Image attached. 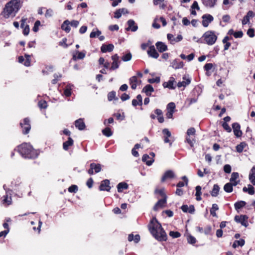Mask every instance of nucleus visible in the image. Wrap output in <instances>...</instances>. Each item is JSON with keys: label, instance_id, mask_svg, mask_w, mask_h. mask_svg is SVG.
<instances>
[{"label": "nucleus", "instance_id": "obj_34", "mask_svg": "<svg viewBox=\"0 0 255 255\" xmlns=\"http://www.w3.org/2000/svg\"><path fill=\"white\" fill-rule=\"evenodd\" d=\"M137 78L135 76H132L129 79V84L133 90H135L137 87Z\"/></svg>", "mask_w": 255, "mask_h": 255}, {"label": "nucleus", "instance_id": "obj_28", "mask_svg": "<svg viewBox=\"0 0 255 255\" xmlns=\"http://www.w3.org/2000/svg\"><path fill=\"white\" fill-rule=\"evenodd\" d=\"M172 66L175 69L182 68L184 66V63L179 59H175L172 63Z\"/></svg>", "mask_w": 255, "mask_h": 255}, {"label": "nucleus", "instance_id": "obj_47", "mask_svg": "<svg viewBox=\"0 0 255 255\" xmlns=\"http://www.w3.org/2000/svg\"><path fill=\"white\" fill-rule=\"evenodd\" d=\"M219 209L218 206L216 204H213L212 207L210 209V214L213 217H216L217 214L216 211Z\"/></svg>", "mask_w": 255, "mask_h": 255}, {"label": "nucleus", "instance_id": "obj_58", "mask_svg": "<svg viewBox=\"0 0 255 255\" xmlns=\"http://www.w3.org/2000/svg\"><path fill=\"white\" fill-rule=\"evenodd\" d=\"M101 31L98 29H97L96 31H92L91 32V33L90 34V38H95L96 36H99L101 35Z\"/></svg>", "mask_w": 255, "mask_h": 255}, {"label": "nucleus", "instance_id": "obj_44", "mask_svg": "<svg viewBox=\"0 0 255 255\" xmlns=\"http://www.w3.org/2000/svg\"><path fill=\"white\" fill-rule=\"evenodd\" d=\"M247 145V144L245 142H242L236 146L237 151L239 153H241L244 148Z\"/></svg>", "mask_w": 255, "mask_h": 255}, {"label": "nucleus", "instance_id": "obj_29", "mask_svg": "<svg viewBox=\"0 0 255 255\" xmlns=\"http://www.w3.org/2000/svg\"><path fill=\"white\" fill-rule=\"evenodd\" d=\"M154 91L153 87L150 85H146L142 89V92H144L146 96H150L151 93Z\"/></svg>", "mask_w": 255, "mask_h": 255}, {"label": "nucleus", "instance_id": "obj_19", "mask_svg": "<svg viewBox=\"0 0 255 255\" xmlns=\"http://www.w3.org/2000/svg\"><path fill=\"white\" fill-rule=\"evenodd\" d=\"M162 133L163 134V140L165 143H169L170 145L172 144V142L169 139L171 137V133L167 128H164L162 130Z\"/></svg>", "mask_w": 255, "mask_h": 255}, {"label": "nucleus", "instance_id": "obj_54", "mask_svg": "<svg viewBox=\"0 0 255 255\" xmlns=\"http://www.w3.org/2000/svg\"><path fill=\"white\" fill-rule=\"evenodd\" d=\"M131 57H132L131 54L130 53V52H128V53H127L126 54L124 55V56H123V57H122V59L123 61L127 62V61H128L130 60L131 59Z\"/></svg>", "mask_w": 255, "mask_h": 255}, {"label": "nucleus", "instance_id": "obj_56", "mask_svg": "<svg viewBox=\"0 0 255 255\" xmlns=\"http://www.w3.org/2000/svg\"><path fill=\"white\" fill-rule=\"evenodd\" d=\"M167 108V110L168 111H170V112H174V110L175 109V105L173 102L169 103L167 105V108Z\"/></svg>", "mask_w": 255, "mask_h": 255}, {"label": "nucleus", "instance_id": "obj_9", "mask_svg": "<svg viewBox=\"0 0 255 255\" xmlns=\"http://www.w3.org/2000/svg\"><path fill=\"white\" fill-rule=\"evenodd\" d=\"M202 25L206 27L209 25V24L213 21L214 18L212 15L210 14H205L202 16Z\"/></svg>", "mask_w": 255, "mask_h": 255}, {"label": "nucleus", "instance_id": "obj_25", "mask_svg": "<svg viewBox=\"0 0 255 255\" xmlns=\"http://www.w3.org/2000/svg\"><path fill=\"white\" fill-rule=\"evenodd\" d=\"M181 210L184 213H189L193 214L195 211V208L193 205H190L189 207L187 205H183L181 207Z\"/></svg>", "mask_w": 255, "mask_h": 255}, {"label": "nucleus", "instance_id": "obj_35", "mask_svg": "<svg viewBox=\"0 0 255 255\" xmlns=\"http://www.w3.org/2000/svg\"><path fill=\"white\" fill-rule=\"evenodd\" d=\"M249 180L254 185H255V165L251 170L249 174Z\"/></svg>", "mask_w": 255, "mask_h": 255}, {"label": "nucleus", "instance_id": "obj_12", "mask_svg": "<svg viewBox=\"0 0 255 255\" xmlns=\"http://www.w3.org/2000/svg\"><path fill=\"white\" fill-rule=\"evenodd\" d=\"M26 20L27 18H22L20 21V27L23 29L22 33L25 36H27L29 34L30 31L29 25L27 24L25 25Z\"/></svg>", "mask_w": 255, "mask_h": 255}, {"label": "nucleus", "instance_id": "obj_1", "mask_svg": "<svg viewBox=\"0 0 255 255\" xmlns=\"http://www.w3.org/2000/svg\"><path fill=\"white\" fill-rule=\"evenodd\" d=\"M148 228L152 236L158 241L162 242L167 240L166 233L155 217L150 220L148 225Z\"/></svg>", "mask_w": 255, "mask_h": 255}, {"label": "nucleus", "instance_id": "obj_4", "mask_svg": "<svg viewBox=\"0 0 255 255\" xmlns=\"http://www.w3.org/2000/svg\"><path fill=\"white\" fill-rule=\"evenodd\" d=\"M217 38V36L214 31L208 30L203 34L201 39H198L196 41L198 43H205L208 45H212L215 43Z\"/></svg>", "mask_w": 255, "mask_h": 255}, {"label": "nucleus", "instance_id": "obj_62", "mask_svg": "<svg viewBox=\"0 0 255 255\" xmlns=\"http://www.w3.org/2000/svg\"><path fill=\"white\" fill-rule=\"evenodd\" d=\"M239 178V173L238 172H233L231 175V177L230 178V182H233L236 181V180Z\"/></svg>", "mask_w": 255, "mask_h": 255}, {"label": "nucleus", "instance_id": "obj_26", "mask_svg": "<svg viewBox=\"0 0 255 255\" xmlns=\"http://www.w3.org/2000/svg\"><path fill=\"white\" fill-rule=\"evenodd\" d=\"M128 27L126 28L127 30H131L132 31H135L138 28L137 25H135V22L132 19H129L127 22Z\"/></svg>", "mask_w": 255, "mask_h": 255}, {"label": "nucleus", "instance_id": "obj_27", "mask_svg": "<svg viewBox=\"0 0 255 255\" xmlns=\"http://www.w3.org/2000/svg\"><path fill=\"white\" fill-rule=\"evenodd\" d=\"M74 144V141L71 137L68 138V140L63 143V148L65 150H68L70 146Z\"/></svg>", "mask_w": 255, "mask_h": 255}, {"label": "nucleus", "instance_id": "obj_15", "mask_svg": "<svg viewBox=\"0 0 255 255\" xmlns=\"http://www.w3.org/2000/svg\"><path fill=\"white\" fill-rule=\"evenodd\" d=\"M255 16V13L252 10H249L247 14L244 17L242 20V24L245 25L250 22V19L251 18H253Z\"/></svg>", "mask_w": 255, "mask_h": 255}, {"label": "nucleus", "instance_id": "obj_60", "mask_svg": "<svg viewBox=\"0 0 255 255\" xmlns=\"http://www.w3.org/2000/svg\"><path fill=\"white\" fill-rule=\"evenodd\" d=\"M160 81V78L159 77H156L155 78H151L148 79V82L150 84L154 83H159Z\"/></svg>", "mask_w": 255, "mask_h": 255}, {"label": "nucleus", "instance_id": "obj_45", "mask_svg": "<svg viewBox=\"0 0 255 255\" xmlns=\"http://www.w3.org/2000/svg\"><path fill=\"white\" fill-rule=\"evenodd\" d=\"M85 57V53L83 52L77 51L76 55H73V59L74 60L77 59H83Z\"/></svg>", "mask_w": 255, "mask_h": 255}, {"label": "nucleus", "instance_id": "obj_59", "mask_svg": "<svg viewBox=\"0 0 255 255\" xmlns=\"http://www.w3.org/2000/svg\"><path fill=\"white\" fill-rule=\"evenodd\" d=\"M169 236L173 238H177L181 236V234L179 232L170 231L169 234Z\"/></svg>", "mask_w": 255, "mask_h": 255}, {"label": "nucleus", "instance_id": "obj_30", "mask_svg": "<svg viewBox=\"0 0 255 255\" xmlns=\"http://www.w3.org/2000/svg\"><path fill=\"white\" fill-rule=\"evenodd\" d=\"M128 188V184L125 182H120L117 185V189L119 193H121L123 192V190H127Z\"/></svg>", "mask_w": 255, "mask_h": 255}, {"label": "nucleus", "instance_id": "obj_33", "mask_svg": "<svg viewBox=\"0 0 255 255\" xmlns=\"http://www.w3.org/2000/svg\"><path fill=\"white\" fill-rule=\"evenodd\" d=\"M2 200L1 202L3 204L9 205L11 203V197H8L7 193H5V195H3L1 198Z\"/></svg>", "mask_w": 255, "mask_h": 255}, {"label": "nucleus", "instance_id": "obj_20", "mask_svg": "<svg viewBox=\"0 0 255 255\" xmlns=\"http://www.w3.org/2000/svg\"><path fill=\"white\" fill-rule=\"evenodd\" d=\"M174 78L170 77V80L168 82H164L162 85L164 88H169V89H175V87L174 86Z\"/></svg>", "mask_w": 255, "mask_h": 255}, {"label": "nucleus", "instance_id": "obj_22", "mask_svg": "<svg viewBox=\"0 0 255 255\" xmlns=\"http://www.w3.org/2000/svg\"><path fill=\"white\" fill-rule=\"evenodd\" d=\"M218 0H202L203 4L206 7L213 8L217 4Z\"/></svg>", "mask_w": 255, "mask_h": 255}, {"label": "nucleus", "instance_id": "obj_10", "mask_svg": "<svg viewBox=\"0 0 255 255\" xmlns=\"http://www.w3.org/2000/svg\"><path fill=\"white\" fill-rule=\"evenodd\" d=\"M232 128L234 135L237 137H240L243 134L242 131L241 130V126L238 123H234L232 124Z\"/></svg>", "mask_w": 255, "mask_h": 255}, {"label": "nucleus", "instance_id": "obj_63", "mask_svg": "<svg viewBox=\"0 0 255 255\" xmlns=\"http://www.w3.org/2000/svg\"><path fill=\"white\" fill-rule=\"evenodd\" d=\"M119 61H115L113 62L112 64V66L110 68V69L111 70H114L116 69H118L119 67Z\"/></svg>", "mask_w": 255, "mask_h": 255}, {"label": "nucleus", "instance_id": "obj_6", "mask_svg": "<svg viewBox=\"0 0 255 255\" xmlns=\"http://www.w3.org/2000/svg\"><path fill=\"white\" fill-rule=\"evenodd\" d=\"M20 126L22 129L23 134H26L28 133L31 129L29 119L28 118H24L23 121L20 123Z\"/></svg>", "mask_w": 255, "mask_h": 255}, {"label": "nucleus", "instance_id": "obj_38", "mask_svg": "<svg viewBox=\"0 0 255 255\" xmlns=\"http://www.w3.org/2000/svg\"><path fill=\"white\" fill-rule=\"evenodd\" d=\"M149 158V156L148 155L145 154L142 156V161L146 163V164L148 166L151 165L154 161L153 159H151L150 160H148Z\"/></svg>", "mask_w": 255, "mask_h": 255}, {"label": "nucleus", "instance_id": "obj_13", "mask_svg": "<svg viewBox=\"0 0 255 255\" xmlns=\"http://www.w3.org/2000/svg\"><path fill=\"white\" fill-rule=\"evenodd\" d=\"M25 59H24L22 56H19L18 58V62L20 63H23L24 65L25 66H29L31 63L30 56L29 55L25 54Z\"/></svg>", "mask_w": 255, "mask_h": 255}, {"label": "nucleus", "instance_id": "obj_41", "mask_svg": "<svg viewBox=\"0 0 255 255\" xmlns=\"http://www.w3.org/2000/svg\"><path fill=\"white\" fill-rule=\"evenodd\" d=\"M201 189H202L201 187L199 185L197 186L196 187L195 196L196 197V199L197 201H200L202 199L201 197V195L202 194Z\"/></svg>", "mask_w": 255, "mask_h": 255}, {"label": "nucleus", "instance_id": "obj_52", "mask_svg": "<svg viewBox=\"0 0 255 255\" xmlns=\"http://www.w3.org/2000/svg\"><path fill=\"white\" fill-rule=\"evenodd\" d=\"M187 240L188 243L191 245L195 244L197 242L196 238L191 235L187 236Z\"/></svg>", "mask_w": 255, "mask_h": 255}, {"label": "nucleus", "instance_id": "obj_48", "mask_svg": "<svg viewBox=\"0 0 255 255\" xmlns=\"http://www.w3.org/2000/svg\"><path fill=\"white\" fill-rule=\"evenodd\" d=\"M102 133L104 135L107 137H110L113 134V132L112 131L111 129L109 127H107L103 129L102 130Z\"/></svg>", "mask_w": 255, "mask_h": 255}, {"label": "nucleus", "instance_id": "obj_2", "mask_svg": "<svg viewBox=\"0 0 255 255\" xmlns=\"http://www.w3.org/2000/svg\"><path fill=\"white\" fill-rule=\"evenodd\" d=\"M16 150L25 158L35 159L38 155L37 151L27 143H23L17 146Z\"/></svg>", "mask_w": 255, "mask_h": 255}, {"label": "nucleus", "instance_id": "obj_7", "mask_svg": "<svg viewBox=\"0 0 255 255\" xmlns=\"http://www.w3.org/2000/svg\"><path fill=\"white\" fill-rule=\"evenodd\" d=\"M248 218V217L245 215H236L234 218V220L236 222L240 223L242 226L247 227L249 226Z\"/></svg>", "mask_w": 255, "mask_h": 255}, {"label": "nucleus", "instance_id": "obj_57", "mask_svg": "<svg viewBox=\"0 0 255 255\" xmlns=\"http://www.w3.org/2000/svg\"><path fill=\"white\" fill-rule=\"evenodd\" d=\"M222 126L226 131L228 132H231L232 131V128L226 122H223L222 124Z\"/></svg>", "mask_w": 255, "mask_h": 255}, {"label": "nucleus", "instance_id": "obj_50", "mask_svg": "<svg viewBox=\"0 0 255 255\" xmlns=\"http://www.w3.org/2000/svg\"><path fill=\"white\" fill-rule=\"evenodd\" d=\"M54 79L51 81V83L53 85L57 83L58 81H59L62 77V75L60 74H54L53 75Z\"/></svg>", "mask_w": 255, "mask_h": 255}, {"label": "nucleus", "instance_id": "obj_32", "mask_svg": "<svg viewBox=\"0 0 255 255\" xmlns=\"http://www.w3.org/2000/svg\"><path fill=\"white\" fill-rule=\"evenodd\" d=\"M70 21L68 20H65L61 25V29L65 31L66 33H69L70 31L71 28L69 26Z\"/></svg>", "mask_w": 255, "mask_h": 255}, {"label": "nucleus", "instance_id": "obj_40", "mask_svg": "<svg viewBox=\"0 0 255 255\" xmlns=\"http://www.w3.org/2000/svg\"><path fill=\"white\" fill-rule=\"evenodd\" d=\"M245 244V240L241 239L240 240H236L233 245L232 247L233 248L236 249L238 246L243 247L244 246Z\"/></svg>", "mask_w": 255, "mask_h": 255}, {"label": "nucleus", "instance_id": "obj_21", "mask_svg": "<svg viewBox=\"0 0 255 255\" xmlns=\"http://www.w3.org/2000/svg\"><path fill=\"white\" fill-rule=\"evenodd\" d=\"M174 177V173L172 170L166 171L161 179V182H164L167 179H171Z\"/></svg>", "mask_w": 255, "mask_h": 255}, {"label": "nucleus", "instance_id": "obj_53", "mask_svg": "<svg viewBox=\"0 0 255 255\" xmlns=\"http://www.w3.org/2000/svg\"><path fill=\"white\" fill-rule=\"evenodd\" d=\"M38 106L41 109H46L47 107V103L45 100H40L38 103Z\"/></svg>", "mask_w": 255, "mask_h": 255}, {"label": "nucleus", "instance_id": "obj_46", "mask_svg": "<svg viewBox=\"0 0 255 255\" xmlns=\"http://www.w3.org/2000/svg\"><path fill=\"white\" fill-rule=\"evenodd\" d=\"M213 67V65L212 63H206L204 66V70L206 71V75L208 76H210L211 75V73H209V71L212 69Z\"/></svg>", "mask_w": 255, "mask_h": 255}, {"label": "nucleus", "instance_id": "obj_11", "mask_svg": "<svg viewBox=\"0 0 255 255\" xmlns=\"http://www.w3.org/2000/svg\"><path fill=\"white\" fill-rule=\"evenodd\" d=\"M110 182L108 179H105L103 180L99 186L100 191H106L109 192L111 190V186H110Z\"/></svg>", "mask_w": 255, "mask_h": 255}, {"label": "nucleus", "instance_id": "obj_18", "mask_svg": "<svg viewBox=\"0 0 255 255\" xmlns=\"http://www.w3.org/2000/svg\"><path fill=\"white\" fill-rule=\"evenodd\" d=\"M75 126L79 130H82L86 128V125L84 122V119L80 118L75 121Z\"/></svg>", "mask_w": 255, "mask_h": 255}, {"label": "nucleus", "instance_id": "obj_43", "mask_svg": "<svg viewBox=\"0 0 255 255\" xmlns=\"http://www.w3.org/2000/svg\"><path fill=\"white\" fill-rule=\"evenodd\" d=\"M224 190L227 193L232 192L233 190V184L230 182L226 183L224 186Z\"/></svg>", "mask_w": 255, "mask_h": 255}, {"label": "nucleus", "instance_id": "obj_51", "mask_svg": "<svg viewBox=\"0 0 255 255\" xmlns=\"http://www.w3.org/2000/svg\"><path fill=\"white\" fill-rule=\"evenodd\" d=\"M67 39L66 37L63 38L61 41H59L58 45L64 48H67L69 45L67 44Z\"/></svg>", "mask_w": 255, "mask_h": 255}, {"label": "nucleus", "instance_id": "obj_61", "mask_svg": "<svg viewBox=\"0 0 255 255\" xmlns=\"http://www.w3.org/2000/svg\"><path fill=\"white\" fill-rule=\"evenodd\" d=\"M116 97V92L115 91H112L109 93L108 94V99L110 101H112Z\"/></svg>", "mask_w": 255, "mask_h": 255}, {"label": "nucleus", "instance_id": "obj_31", "mask_svg": "<svg viewBox=\"0 0 255 255\" xmlns=\"http://www.w3.org/2000/svg\"><path fill=\"white\" fill-rule=\"evenodd\" d=\"M137 99H133L132 101V105L134 107L137 105L141 106L142 104V99L141 95L139 94L136 96Z\"/></svg>", "mask_w": 255, "mask_h": 255}, {"label": "nucleus", "instance_id": "obj_16", "mask_svg": "<svg viewBox=\"0 0 255 255\" xmlns=\"http://www.w3.org/2000/svg\"><path fill=\"white\" fill-rule=\"evenodd\" d=\"M147 54L149 56L153 58L157 59L159 57V54L157 52L154 45H151L149 47L147 50Z\"/></svg>", "mask_w": 255, "mask_h": 255}, {"label": "nucleus", "instance_id": "obj_24", "mask_svg": "<svg viewBox=\"0 0 255 255\" xmlns=\"http://www.w3.org/2000/svg\"><path fill=\"white\" fill-rule=\"evenodd\" d=\"M155 46L159 52H163L167 50V46L162 42L158 41L155 43Z\"/></svg>", "mask_w": 255, "mask_h": 255}, {"label": "nucleus", "instance_id": "obj_55", "mask_svg": "<svg viewBox=\"0 0 255 255\" xmlns=\"http://www.w3.org/2000/svg\"><path fill=\"white\" fill-rule=\"evenodd\" d=\"M78 190V187L76 185H72L68 189V191L70 193H76Z\"/></svg>", "mask_w": 255, "mask_h": 255}, {"label": "nucleus", "instance_id": "obj_14", "mask_svg": "<svg viewBox=\"0 0 255 255\" xmlns=\"http://www.w3.org/2000/svg\"><path fill=\"white\" fill-rule=\"evenodd\" d=\"M167 37L168 40L170 41V43L172 44H174L176 42H179L183 39V37L181 35H178V36L175 38L173 34L169 33L167 34Z\"/></svg>", "mask_w": 255, "mask_h": 255}, {"label": "nucleus", "instance_id": "obj_42", "mask_svg": "<svg viewBox=\"0 0 255 255\" xmlns=\"http://www.w3.org/2000/svg\"><path fill=\"white\" fill-rule=\"evenodd\" d=\"M246 205V202L244 201H238L234 204L235 208L236 210H238L244 207Z\"/></svg>", "mask_w": 255, "mask_h": 255}, {"label": "nucleus", "instance_id": "obj_36", "mask_svg": "<svg viewBox=\"0 0 255 255\" xmlns=\"http://www.w3.org/2000/svg\"><path fill=\"white\" fill-rule=\"evenodd\" d=\"M219 186L217 184H214L212 191L210 192L211 195L213 197H217L219 194Z\"/></svg>", "mask_w": 255, "mask_h": 255}, {"label": "nucleus", "instance_id": "obj_39", "mask_svg": "<svg viewBox=\"0 0 255 255\" xmlns=\"http://www.w3.org/2000/svg\"><path fill=\"white\" fill-rule=\"evenodd\" d=\"M243 191L244 192H248L250 195H254L255 194L254 187L250 184L248 185V188L244 187Z\"/></svg>", "mask_w": 255, "mask_h": 255}, {"label": "nucleus", "instance_id": "obj_3", "mask_svg": "<svg viewBox=\"0 0 255 255\" xmlns=\"http://www.w3.org/2000/svg\"><path fill=\"white\" fill-rule=\"evenodd\" d=\"M20 7V0H10L5 4L4 8L3 11L4 17L8 18L10 16H15Z\"/></svg>", "mask_w": 255, "mask_h": 255}, {"label": "nucleus", "instance_id": "obj_37", "mask_svg": "<svg viewBox=\"0 0 255 255\" xmlns=\"http://www.w3.org/2000/svg\"><path fill=\"white\" fill-rule=\"evenodd\" d=\"M155 194H159L162 197V199H166L167 200V196L165 193L164 188L157 189L156 188L154 191Z\"/></svg>", "mask_w": 255, "mask_h": 255}, {"label": "nucleus", "instance_id": "obj_17", "mask_svg": "<svg viewBox=\"0 0 255 255\" xmlns=\"http://www.w3.org/2000/svg\"><path fill=\"white\" fill-rule=\"evenodd\" d=\"M166 199H161L159 200L154 205L153 209L155 211H157L159 208H162L165 207L166 204Z\"/></svg>", "mask_w": 255, "mask_h": 255}, {"label": "nucleus", "instance_id": "obj_5", "mask_svg": "<svg viewBox=\"0 0 255 255\" xmlns=\"http://www.w3.org/2000/svg\"><path fill=\"white\" fill-rule=\"evenodd\" d=\"M186 136L185 138V142L188 143L191 148H194V144L196 142L195 135L196 130L193 127L188 128L186 132Z\"/></svg>", "mask_w": 255, "mask_h": 255}, {"label": "nucleus", "instance_id": "obj_23", "mask_svg": "<svg viewBox=\"0 0 255 255\" xmlns=\"http://www.w3.org/2000/svg\"><path fill=\"white\" fill-rule=\"evenodd\" d=\"M114 46L113 44H103L101 47V51L103 53L111 52L113 50Z\"/></svg>", "mask_w": 255, "mask_h": 255}, {"label": "nucleus", "instance_id": "obj_8", "mask_svg": "<svg viewBox=\"0 0 255 255\" xmlns=\"http://www.w3.org/2000/svg\"><path fill=\"white\" fill-rule=\"evenodd\" d=\"M102 169L101 165L99 163H92L90 165V169L88 173L90 175H93L94 173H97L101 171Z\"/></svg>", "mask_w": 255, "mask_h": 255}, {"label": "nucleus", "instance_id": "obj_49", "mask_svg": "<svg viewBox=\"0 0 255 255\" xmlns=\"http://www.w3.org/2000/svg\"><path fill=\"white\" fill-rule=\"evenodd\" d=\"M140 147V145L138 143H136L134 145V147L131 150V153L133 156L134 157H138V152L136 151V149H138Z\"/></svg>", "mask_w": 255, "mask_h": 255}, {"label": "nucleus", "instance_id": "obj_64", "mask_svg": "<svg viewBox=\"0 0 255 255\" xmlns=\"http://www.w3.org/2000/svg\"><path fill=\"white\" fill-rule=\"evenodd\" d=\"M247 33L250 37H254L255 35V29L254 28H249Z\"/></svg>", "mask_w": 255, "mask_h": 255}]
</instances>
